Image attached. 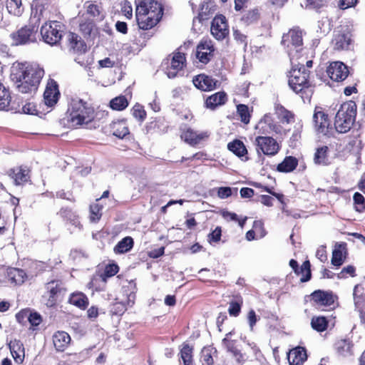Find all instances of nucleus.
Instances as JSON below:
<instances>
[{"instance_id":"obj_1","label":"nucleus","mask_w":365,"mask_h":365,"mask_svg":"<svg viewBox=\"0 0 365 365\" xmlns=\"http://www.w3.org/2000/svg\"><path fill=\"white\" fill-rule=\"evenodd\" d=\"M43 76L44 70L36 63H16L11 78L19 92L31 93L37 90Z\"/></svg>"},{"instance_id":"obj_2","label":"nucleus","mask_w":365,"mask_h":365,"mask_svg":"<svg viewBox=\"0 0 365 365\" xmlns=\"http://www.w3.org/2000/svg\"><path fill=\"white\" fill-rule=\"evenodd\" d=\"M305 59L294 61L292 65V71L289 78V86L296 93L301 95L304 101L309 99L312 93V89L308 81L309 72L304 68Z\"/></svg>"},{"instance_id":"obj_3","label":"nucleus","mask_w":365,"mask_h":365,"mask_svg":"<svg viewBox=\"0 0 365 365\" xmlns=\"http://www.w3.org/2000/svg\"><path fill=\"white\" fill-rule=\"evenodd\" d=\"M94 118V108L81 99H73L67 111V121L71 127L88 124Z\"/></svg>"},{"instance_id":"obj_4","label":"nucleus","mask_w":365,"mask_h":365,"mask_svg":"<svg viewBox=\"0 0 365 365\" xmlns=\"http://www.w3.org/2000/svg\"><path fill=\"white\" fill-rule=\"evenodd\" d=\"M282 43L287 50L292 65L294 61L304 59L301 55L303 51L302 31L299 29H292L282 36Z\"/></svg>"},{"instance_id":"obj_5","label":"nucleus","mask_w":365,"mask_h":365,"mask_svg":"<svg viewBox=\"0 0 365 365\" xmlns=\"http://www.w3.org/2000/svg\"><path fill=\"white\" fill-rule=\"evenodd\" d=\"M356 115V105L352 101L342 103L335 116L334 126L337 132L345 133L353 125Z\"/></svg>"},{"instance_id":"obj_6","label":"nucleus","mask_w":365,"mask_h":365,"mask_svg":"<svg viewBox=\"0 0 365 365\" xmlns=\"http://www.w3.org/2000/svg\"><path fill=\"white\" fill-rule=\"evenodd\" d=\"M33 20H35V22L24 26L10 34L13 45H26L36 41V34L38 27L37 23L39 21V17L34 16L31 21Z\"/></svg>"},{"instance_id":"obj_7","label":"nucleus","mask_w":365,"mask_h":365,"mask_svg":"<svg viewBox=\"0 0 365 365\" xmlns=\"http://www.w3.org/2000/svg\"><path fill=\"white\" fill-rule=\"evenodd\" d=\"M41 35L46 43L56 44L62 37L60 23L56 21L46 22L41 28Z\"/></svg>"},{"instance_id":"obj_8","label":"nucleus","mask_w":365,"mask_h":365,"mask_svg":"<svg viewBox=\"0 0 365 365\" xmlns=\"http://www.w3.org/2000/svg\"><path fill=\"white\" fill-rule=\"evenodd\" d=\"M46 292L43 296V300L48 307L56 304L57 298L63 291L62 283L60 281H51L46 285Z\"/></svg>"},{"instance_id":"obj_9","label":"nucleus","mask_w":365,"mask_h":365,"mask_svg":"<svg viewBox=\"0 0 365 365\" xmlns=\"http://www.w3.org/2000/svg\"><path fill=\"white\" fill-rule=\"evenodd\" d=\"M210 31L216 39H224L229 34L225 16L222 15L216 16L212 21Z\"/></svg>"},{"instance_id":"obj_10","label":"nucleus","mask_w":365,"mask_h":365,"mask_svg":"<svg viewBox=\"0 0 365 365\" xmlns=\"http://www.w3.org/2000/svg\"><path fill=\"white\" fill-rule=\"evenodd\" d=\"M329 78L337 82L343 81L349 75L348 67L341 61L331 62L327 69Z\"/></svg>"},{"instance_id":"obj_11","label":"nucleus","mask_w":365,"mask_h":365,"mask_svg":"<svg viewBox=\"0 0 365 365\" xmlns=\"http://www.w3.org/2000/svg\"><path fill=\"white\" fill-rule=\"evenodd\" d=\"M351 34L347 29L343 28L334 31L331 43L334 50H347L351 44Z\"/></svg>"},{"instance_id":"obj_12","label":"nucleus","mask_w":365,"mask_h":365,"mask_svg":"<svg viewBox=\"0 0 365 365\" xmlns=\"http://www.w3.org/2000/svg\"><path fill=\"white\" fill-rule=\"evenodd\" d=\"M257 148L267 155H274L277 153L279 146L277 142L272 137L258 136L255 139Z\"/></svg>"},{"instance_id":"obj_13","label":"nucleus","mask_w":365,"mask_h":365,"mask_svg":"<svg viewBox=\"0 0 365 365\" xmlns=\"http://www.w3.org/2000/svg\"><path fill=\"white\" fill-rule=\"evenodd\" d=\"M314 304L318 307H331L334 304L336 297L331 292L316 290L311 294Z\"/></svg>"},{"instance_id":"obj_14","label":"nucleus","mask_w":365,"mask_h":365,"mask_svg":"<svg viewBox=\"0 0 365 365\" xmlns=\"http://www.w3.org/2000/svg\"><path fill=\"white\" fill-rule=\"evenodd\" d=\"M135 11L138 13L150 14L155 16H163V9L160 3L155 0H142L137 5Z\"/></svg>"},{"instance_id":"obj_15","label":"nucleus","mask_w":365,"mask_h":365,"mask_svg":"<svg viewBox=\"0 0 365 365\" xmlns=\"http://www.w3.org/2000/svg\"><path fill=\"white\" fill-rule=\"evenodd\" d=\"M214 47L211 41H202L197 46L196 57L202 63H207L213 56Z\"/></svg>"},{"instance_id":"obj_16","label":"nucleus","mask_w":365,"mask_h":365,"mask_svg":"<svg viewBox=\"0 0 365 365\" xmlns=\"http://www.w3.org/2000/svg\"><path fill=\"white\" fill-rule=\"evenodd\" d=\"M135 16L139 28L143 30H148L153 28L161 19V16H155L152 12H150L149 15L148 13L143 14L135 11Z\"/></svg>"},{"instance_id":"obj_17","label":"nucleus","mask_w":365,"mask_h":365,"mask_svg":"<svg viewBox=\"0 0 365 365\" xmlns=\"http://www.w3.org/2000/svg\"><path fill=\"white\" fill-rule=\"evenodd\" d=\"M313 121L317 133L324 135L329 134V121L327 115L324 112L315 110L313 115Z\"/></svg>"},{"instance_id":"obj_18","label":"nucleus","mask_w":365,"mask_h":365,"mask_svg":"<svg viewBox=\"0 0 365 365\" xmlns=\"http://www.w3.org/2000/svg\"><path fill=\"white\" fill-rule=\"evenodd\" d=\"M194 86L203 91H210L216 88L217 81L205 74H200L192 80Z\"/></svg>"},{"instance_id":"obj_19","label":"nucleus","mask_w":365,"mask_h":365,"mask_svg":"<svg viewBox=\"0 0 365 365\" xmlns=\"http://www.w3.org/2000/svg\"><path fill=\"white\" fill-rule=\"evenodd\" d=\"M185 54L180 52H176L173 54L171 60L170 67L168 69L166 73L169 78L176 77L178 72L181 71L185 65Z\"/></svg>"},{"instance_id":"obj_20","label":"nucleus","mask_w":365,"mask_h":365,"mask_svg":"<svg viewBox=\"0 0 365 365\" xmlns=\"http://www.w3.org/2000/svg\"><path fill=\"white\" fill-rule=\"evenodd\" d=\"M59 94L56 82L52 79L50 80L43 93L45 103L48 106H53L57 103Z\"/></svg>"},{"instance_id":"obj_21","label":"nucleus","mask_w":365,"mask_h":365,"mask_svg":"<svg viewBox=\"0 0 365 365\" xmlns=\"http://www.w3.org/2000/svg\"><path fill=\"white\" fill-rule=\"evenodd\" d=\"M232 331L226 334L222 343L227 351L230 352L238 362H240L243 360V356L236 346V340L232 339Z\"/></svg>"},{"instance_id":"obj_22","label":"nucleus","mask_w":365,"mask_h":365,"mask_svg":"<svg viewBox=\"0 0 365 365\" xmlns=\"http://www.w3.org/2000/svg\"><path fill=\"white\" fill-rule=\"evenodd\" d=\"M307 358L306 349L301 346L290 350L287 356L290 365H302Z\"/></svg>"},{"instance_id":"obj_23","label":"nucleus","mask_w":365,"mask_h":365,"mask_svg":"<svg viewBox=\"0 0 365 365\" xmlns=\"http://www.w3.org/2000/svg\"><path fill=\"white\" fill-rule=\"evenodd\" d=\"M346 255V244L344 242L336 244L332 252L331 264L336 267L341 266L345 260Z\"/></svg>"},{"instance_id":"obj_24","label":"nucleus","mask_w":365,"mask_h":365,"mask_svg":"<svg viewBox=\"0 0 365 365\" xmlns=\"http://www.w3.org/2000/svg\"><path fill=\"white\" fill-rule=\"evenodd\" d=\"M209 134L207 132H201L197 133L193 130L188 128L182 133L181 138L190 145H195L199 143L201 140L207 138Z\"/></svg>"},{"instance_id":"obj_25","label":"nucleus","mask_w":365,"mask_h":365,"mask_svg":"<svg viewBox=\"0 0 365 365\" xmlns=\"http://www.w3.org/2000/svg\"><path fill=\"white\" fill-rule=\"evenodd\" d=\"M135 299V294L131 292L127 295L126 302H116L110 308V312L115 315H121L127 309V306H132Z\"/></svg>"},{"instance_id":"obj_26","label":"nucleus","mask_w":365,"mask_h":365,"mask_svg":"<svg viewBox=\"0 0 365 365\" xmlns=\"http://www.w3.org/2000/svg\"><path fill=\"white\" fill-rule=\"evenodd\" d=\"M353 299L356 310L365 308V283L359 284L354 287Z\"/></svg>"},{"instance_id":"obj_27","label":"nucleus","mask_w":365,"mask_h":365,"mask_svg":"<svg viewBox=\"0 0 365 365\" xmlns=\"http://www.w3.org/2000/svg\"><path fill=\"white\" fill-rule=\"evenodd\" d=\"M71 337L69 334L63 331H58L53 335V343L58 351H63L69 345Z\"/></svg>"},{"instance_id":"obj_28","label":"nucleus","mask_w":365,"mask_h":365,"mask_svg":"<svg viewBox=\"0 0 365 365\" xmlns=\"http://www.w3.org/2000/svg\"><path fill=\"white\" fill-rule=\"evenodd\" d=\"M9 346L15 361L18 364H21L25 356L23 344L19 340H14L10 341Z\"/></svg>"},{"instance_id":"obj_29","label":"nucleus","mask_w":365,"mask_h":365,"mask_svg":"<svg viewBox=\"0 0 365 365\" xmlns=\"http://www.w3.org/2000/svg\"><path fill=\"white\" fill-rule=\"evenodd\" d=\"M9 176L14 180L16 185H20L29 180V170L18 167L9 171Z\"/></svg>"},{"instance_id":"obj_30","label":"nucleus","mask_w":365,"mask_h":365,"mask_svg":"<svg viewBox=\"0 0 365 365\" xmlns=\"http://www.w3.org/2000/svg\"><path fill=\"white\" fill-rule=\"evenodd\" d=\"M68 46L70 49L74 52H84L86 49V45L77 34L69 33L68 35Z\"/></svg>"},{"instance_id":"obj_31","label":"nucleus","mask_w":365,"mask_h":365,"mask_svg":"<svg viewBox=\"0 0 365 365\" xmlns=\"http://www.w3.org/2000/svg\"><path fill=\"white\" fill-rule=\"evenodd\" d=\"M226 101V93L225 92H217L206 99L205 106L208 108L214 109L217 106L224 104Z\"/></svg>"},{"instance_id":"obj_32","label":"nucleus","mask_w":365,"mask_h":365,"mask_svg":"<svg viewBox=\"0 0 365 365\" xmlns=\"http://www.w3.org/2000/svg\"><path fill=\"white\" fill-rule=\"evenodd\" d=\"M335 349L340 356L347 357L352 355V344L349 340H339L335 344Z\"/></svg>"},{"instance_id":"obj_33","label":"nucleus","mask_w":365,"mask_h":365,"mask_svg":"<svg viewBox=\"0 0 365 365\" xmlns=\"http://www.w3.org/2000/svg\"><path fill=\"white\" fill-rule=\"evenodd\" d=\"M7 277L11 283L14 284H21L26 278V274L24 270L17 268H9L7 270Z\"/></svg>"},{"instance_id":"obj_34","label":"nucleus","mask_w":365,"mask_h":365,"mask_svg":"<svg viewBox=\"0 0 365 365\" xmlns=\"http://www.w3.org/2000/svg\"><path fill=\"white\" fill-rule=\"evenodd\" d=\"M297 165L298 161L294 157L288 156L281 163L278 164L277 170L282 173H289L293 171Z\"/></svg>"},{"instance_id":"obj_35","label":"nucleus","mask_w":365,"mask_h":365,"mask_svg":"<svg viewBox=\"0 0 365 365\" xmlns=\"http://www.w3.org/2000/svg\"><path fill=\"white\" fill-rule=\"evenodd\" d=\"M69 302L81 309H85L88 305V297L82 292L71 294L69 298Z\"/></svg>"},{"instance_id":"obj_36","label":"nucleus","mask_w":365,"mask_h":365,"mask_svg":"<svg viewBox=\"0 0 365 365\" xmlns=\"http://www.w3.org/2000/svg\"><path fill=\"white\" fill-rule=\"evenodd\" d=\"M111 128L113 134L119 138H123L129 134L128 128L124 120L113 122L111 125Z\"/></svg>"},{"instance_id":"obj_37","label":"nucleus","mask_w":365,"mask_h":365,"mask_svg":"<svg viewBox=\"0 0 365 365\" xmlns=\"http://www.w3.org/2000/svg\"><path fill=\"white\" fill-rule=\"evenodd\" d=\"M328 150L329 148L327 146H322L317 148L314 157V163L321 165H328L329 163L327 155Z\"/></svg>"},{"instance_id":"obj_38","label":"nucleus","mask_w":365,"mask_h":365,"mask_svg":"<svg viewBox=\"0 0 365 365\" xmlns=\"http://www.w3.org/2000/svg\"><path fill=\"white\" fill-rule=\"evenodd\" d=\"M133 246V240L130 237H125L115 246L113 250L116 254H123L130 251Z\"/></svg>"},{"instance_id":"obj_39","label":"nucleus","mask_w":365,"mask_h":365,"mask_svg":"<svg viewBox=\"0 0 365 365\" xmlns=\"http://www.w3.org/2000/svg\"><path fill=\"white\" fill-rule=\"evenodd\" d=\"M227 148L238 157H243L247 153L245 145L240 140H235L229 143Z\"/></svg>"},{"instance_id":"obj_40","label":"nucleus","mask_w":365,"mask_h":365,"mask_svg":"<svg viewBox=\"0 0 365 365\" xmlns=\"http://www.w3.org/2000/svg\"><path fill=\"white\" fill-rule=\"evenodd\" d=\"M6 9L8 12L15 16H20L24 12L21 0H7Z\"/></svg>"},{"instance_id":"obj_41","label":"nucleus","mask_w":365,"mask_h":365,"mask_svg":"<svg viewBox=\"0 0 365 365\" xmlns=\"http://www.w3.org/2000/svg\"><path fill=\"white\" fill-rule=\"evenodd\" d=\"M276 113L283 123H290L294 120V115L281 105L275 106Z\"/></svg>"},{"instance_id":"obj_42","label":"nucleus","mask_w":365,"mask_h":365,"mask_svg":"<svg viewBox=\"0 0 365 365\" xmlns=\"http://www.w3.org/2000/svg\"><path fill=\"white\" fill-rule=\"evenodd\" d=\"M180 356L184 365H193L192 347L188 344H183L180 350Z\"/></svg>"},{"instance_id":"obj_43","label":"nucleus","mask_w":365,"mask_h":365,"mask_svg":"<svg viewBox=\"0 0 365 365\" xmlns=\"http://www.w3.org/2000/svg\"><path fill=\"white\" fill-rule=\"evenodd\" d=\"M11 98L9 90L0 83V110L5 109L9 106Z\"/></svg>"},{"instance_id":"obj_44","label":"nucleus","mask_w":365,"mask_h":365,"mask_svg":"<svg viewBox=\"0 0 365 365\" xmlns=\"http://www.w3.org/2000/svg\"><path fill=\"white\" fill-rule=\"evenodd\" d=\"M128 106V102L125 96H118L110 102V106L113 110H124Z\"/></svg>"},{"instance_id":"obj_45","label":"nucleus","mask_w":365,"mask_h":365,"mask_svg":"<svg viewBox=\"0 0 365 365\" xmlns=\"http://www.w3.org/2000/svg\"><path fill=\"white\" fill-rule=\"evenodd\" d=\"M312 327L317 331H323L327 327V320L324 317H316L312 319Z\"/></svg>"},{"instance_id":"obj_46","label":"nucleus","mask_w":365,"mask_h":365,"mask_svg":"<svg viewBox=\"0 0 365 365\" xmlns=\"http://www.w3.org/2000/svg\"><path fill=\"white\" fill-rule=\"evenodd\" d=\"M237 111L240 117V120L242 123L247 124L250 123V115L249 113V108L247 106L244 104H240L237 106Z\"/></svg>"},{"instance_id":"obj_47","label":"nucleus","mask_w":365,"mask_h":365,"mask_svg":"<svg viewBox=\"0 0 365 365\" xmlns=\"http://www.w3.org/2000/svg\"><path fill=\"white\" fill-rule=\"evenodd\" d=\"M94 27V24L91 19H86L84 21H81L79 24L80 31L85 36H89L93 31Z\"/></svg>"},{"instance_id":"obj_48","label":"nucleus","mask_w":365,"mask_h":365,"mask_svg":"<svg viewBox=\"0 0 365 365\" xmlns=\"http://www.w3.org/2000/svg\"><path fill=\"white\" fill-rule=\"evenodd\" d=\"M356 210L362 212L365 210V198L359 192H356L353 197Z\"/></svg>"},{"instance_id":"obj_49","label":"nucleus","mask_w":365,"mask_h":365,"mask_svg":"<svg viewBox=\"0 0 365 365\" xmlns=\"http://www.w3.org/2000/svg\"><path fill=\"white\" fill-rule=\"evenodd\" d=\"M118 272V267L116 264H108L106 267L103 274L101 276L102 280L106 282V277H110L116 274Z\"/></svg>"},{"instance_id":"obj_50","label":"nucleus","mask_w":365,"mask_h":365,"mask_svg":"<svg viewBox=\"0 0 365 365\" xmlns=\"http://www.w3.org/2000/svg\"><path fill=\"white\" fill-rule=\"evenodd\" d=\"M259 19V12L257 9L249 11L246 13L243 17L242 20L247 24H250L255 21H257Z\"/></svg>"},{"instance_id":"obj_51","label":"nucleus","mask_w":365,"mask_h":365,"mask_svg":"<svg viewBox=\"0 0 365 365\" xmlns=\"http://www.w3.org/2000/svg\"><path fill=\"white\" fill-rule=\"evenodd\" d=\"M242 300L230 302L228 312L230 316L237 317L241 310Z\"/></svg>"},{"instance_id":"obj_52","label":"nucleus","mask_w":365,"mask_h":365,"mask_svg":"<svg viewBox=\"0 0 365 365\" xmlns=\"http://www.w3.org/2000/svg\"><path fill=\"white\" fill-rule=\"evenodd\" d=\"M101 207L97 204H93L90 206V212H91V220L92 222H97L101 217Z\"/></svg>"},{"instance_id":"obj_53","label":"nucleus","mask_w":365,"mask_h":365,"mask_svg":"<svg viewBox=\"0 0 365 365\" xmlns=\"http://www.w3.org/2000/svg\"><path fill=\"white\" fill-rule=\"evenodd\" d=\"M132 112L133 117L140 121L145 118L146 113L143 106L139 104H136L133 106Z\"/></svg>"},{"instance_id":"obj_54","label":"nucleus","mask_w":365,"mask_h":365,"mask_svg":"<svg viewBox=\"0 0 365 365\" xmlns=\"http://www.w3.org/2000/svg\"><path fill=\"white\" fill-rule=\"evenodd\" d=\"M85 6L86 8V11L88 14H90L93 17H97L100 15V9L99 6L97 4H93L90 1H87L85 3Z\"/></svg>"},{"instance_id":"obj_55","label":"nucleus","mask_w":365,"mask_h":365,"mask_svg":"<svg viewBox=\"0 0 365 365\" xmlns=\"http://www.w3.org/2000/svg\"><path fill=\"white\" fill-rule=\"evenodd\" d=\"M201 360L203 365H212L213 359L210 349L204 348L201 352Z\"/></svg>"},{"instance_id":"obj_56","label":"nucleus","mask_w":365,"mask_h":365,"mask_svg":"<svg viewBox=\"0 0 365 365\" xmlns=\"http://www.w3.org/2000/svg\"><path fill=\"white\" fill-rule=\"evenodd\" d=\"M355 272L356 269L352 265H348L345 267H344L341 271L338 274V278L342 279L346 278L347 275H349L351 277L355 276Z\"/></svg>"},{"instance_id":"obj_57","label":"nucleus","mask_w":365,"mask_h":365,"mask_svg":"<svg viewBox=\"0 0 365 365\" xmlns=\"http://www.w3.org/2000/svg\"><path fill=\"white\" fill-rule=\"evenodd\" d=\"M221 227H217L211 233L208 235V241L211 242H217L221 239Z\"/></svg>"},{"instance_id":"obj_58","label":"nucleus","mask_w":365,"mask_h":365,"mask_svg":"<svg viewBox=\"0 0 365 365\" xmlns=\"http://www.w3.org/2000/svg\"><path fill=\"white\" fill-rule=\"evenodd\" d=\"M27 318L32 326H38L42 321L41 315L36 312L30 313L28 314Z\"/></svg>"},{"instance_id":"obj_59","label":"nucleus","mask_w":365,"mask_h":365,"mask_svg":"<svg viewBox=\"0 0 365 365\" xmlns=\"http://www.w3.org/2000/svg\"><path fill=\"white\" fill-rule=\"evenodd\" d=\"M222 216L223 217L227 220H230V221H239V225L242 227L244 223H245V220H242V221H240L238 220V217H237V214L234 213V212H228V211H224L222 212Z\"/></svg>"},{"instance_id":"obj_60","label":"nucleus","mask_w":365,"mask_h":365,"mask_svg":"<svg viewBox=\"0 0 365 365\" xmlns=\"http://www.w3.org/2000/svg\"><path fill=\"white\" fill-rule=\"evenodd\" d=\"M232 195V189L229 187H221L218 189L217 195L221 199H225Z\"/></svg>"},{"instance_id":"obj_61","label":"nucleus","mask_w":365,"mask_h":365,"mask_svg":"<svg viewBox=\"0 0 365 365\" xmlns=\"http://www.w3.org/2000/svg\"><path fill=\"white\" fill-rule=\"evenodd\" d=\"M302 271L306 270L307 274L304 277L301 278L302 282H307L311 278V271H310V264L309 261H306L303 263L302 267Z\"/></svg>"},{"instance_id":"obj_62","label":"nucleus","mask_w":365,"mask_h":365,"mask_svg":"<svg viewBox=\"0 0 365 365\" xmlns=\"http://www.w3.org/2000/svg\"><path fill=\"white\" fill-rule=\"evenodd\" d=\"M357 3V0H340L339 6L341 9H346L354 6Z\"/></svg>"},{"instance_id":"obj_63","label":"nucleus","mask_w":365,"mask_h":365,"mask_svg":"<svg viewBox=\"0 0 365 365\" xmlns=\"http://www.w3.org/2000/svg\"><path fill=\"white\" fill-rule=\"evenodd\" d=\"M247 319H248V322H249L250 327H251V329H252L254 325L256 324V322L257 321V315L255 314V312L253 309H251L248 312Z\"/></svg>"},{"instance_id":"obj_64","label":"nucleus","mask_w":365,"mask_h":365,"mask_svg":"<svg viewBox=\"0 0 365 365\" xmlns=\"http://www.w3.org/2000/svg\"><path fill=\"white\" fill-rule=\"evenodd\" d=\"M316 257L321 261L324 262L327 260V257L324 247H320L316 252Z\"/></svg>"}]
</instances>
